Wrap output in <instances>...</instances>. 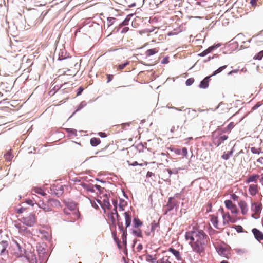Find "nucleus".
I'll return each instance as SVG.
<instances>
[{
	"label": "nucleus",
	"instance_id": "f257e3e1",
	"mask_svg": "<svg viewBox=\"0 0 263 263\" xmlns=\"http://www.w3.org/2000/svg\"><path fill=\"white\" fill-rule=\"evenodd\" d=\"M185 238L189 241L194 252L200 255L204 253L209 238L202 230L197 226H194L191 230L186 232Z\"/></svg>",
	"mask_w": 263,
	"mask_h": 263
},
{
	"label": "nucleus",
	"instance_id": "f03ea898",
	"mask_svg": "<svg viewBox=\"0 0 263 263\" xmlns=\"http://www.w3.org/2000/svg\"><path fill=\"white\" fill-rule=\"evenodd\" d=\"M259 35H254L249 40H246V37L242 34H238L231 40V49L233 50H241L249 47V44L251 40L256 41V38Z\"/></svg>",
	"mask_w": 263,
	"mask_h": 263
},
{
	"label": "nucleus",
	"instance_id": "7ed1b4c3",
	"mask_svg": "<svg viewBox=\"0 0 263 263\" xmlns=\"http://www.w3.org/2000/svg\"><path fill=\"white\" fill-rule=\"evenodd\" d=\"M10 252L16 257H22L25 253V250L16 241H13L10 248Z\"/></svg>",
	"mask_w": 263,
	"mask_h": 263
},
{
	"label": "nucleus",
	"instance_id": "20e7f679",
	"mask_svg": "<svg viewBox=\"0 0 263 263\" xmlns=\"http://www.w3.org/2000/svg\"><path fill=\"white\" fill-rule=\"evenodd\" d=\"M14 226L18 232L23 235H30L31 234L30 231L25 226L21 219H18L17 220L15 221L14 222Z\"/></svg>",
	"mask_w": 263,
	"mask_h": 263
},
{
	"label": "nucleus",
	"instance_id": "39448f33",
	"mask_svg": "<svg viewBox=\"0 0 263 263\" xmlns=\"http://www.w3.org/2000/svg\"><path fill=\"white\" fill-rule=\"evenodd\" d=\"M262 209V204L261 203L254 202L251 204V211L253 212L252 217L255 219L259 217Z\"/></svg>",
	"mask_w": 263,
	"mask_h": 263
},
{
	"label": "nucleus",
	"instance_id": "423d86ee",
	"mask_svg": "<svg viewBox=\"0 0 263 263\" xmlns=\"http://www.w3.org/2000/svg\"><path fill=\"white\" fill-rule=\"evenodd\" d=\"M23 223L28 227L33 226L36 221V217L35 215L33 213H30L27 217H24L21 218Z\"/></svg>",
	"mask_w": 263,
	"mask_h": 263
},
{
	"label": "nucleus",
	"instance_id": "0eeeda50",
	"mask_svg": "<svg viewBox=\"0 0 263 263\" xmlns=\"http://www.w3.org/2000/svg\"><path fill=\"white\" fill-rule=\"evenodd\" d=\"M216 250L220 255L229 258V255H230V250L229 248L223 246H219L216 248Z\"/></svg>",
	"mask_w": 263,
	"mask_h": 263
},
{
	"label": "nucleus",
	"instance_id": "6e6552de",
	"mask_svg": "<svg viewBox=\"0 0 263 263\" xmlns=\"http://www.w3.org/2000/svg\"><path fill=\"white\" fill-rule=\"evenodd\" d=\"M115 205V208L114 210L108 214V217L109 220H111L112 223H115L116 220L119 221V215L117 210V201L114 202V203Z\"/></svg>",
	"mask_w": 263,
	"mask_h": 263
},
{
	"label": "nucleus",
	"instance_id": "1a4fd4ad",
	"mask_svg": "<svg viewBox=\"0 0 263 263\" xmlns=\"http://www.w3.org/2000/svg\"><path fill=\"white\" fill-rule=\"evenodd\" d=\"M259 186L257 184H251L249 185V194L252 196H255L259 192Z\"/></svg>",
	"mask_w": 263,
	"mask_h": 263
},
{
	"label": "nucleus",
	"instance_id": "9d476101",
	"mask_svg": "<svg viewBox=\"0 0 263 263\" xmlns=\"http://www.w3.org/2000/svg\"><path fill=\"white\" fill-rule=\"evenodd\" d=\"M97 202L100 204L101 207L103 209L104 213H106V210L109 209L110 206L109 199L107 196H106L103 199V201L100 200H97Z\"/></svg>",
	"mask_w": 263,
	"mask_h": 263
},
{
	"label": "nucleus",
	"instance_id": "9b49d317",
	"mask_svg": "<svg viewBox=\"0 0 263 263\" xmlns=\"http://www.w3.org/2000/svg\"><path fill=\"white\" fill-rule=\"evenodd\" d=\"M259 177L260 175L258 174H253L251 175H249L247 177L245 182L247 184H249L251 182H254L255 184H256L257 180L259 178Z\"/></svg>",
	"mask_w": 263,
	"mask_h": 263
},
{
	"label": "nucleus",
	"instance_id": "f8f14e48",
	"mask_svg": "<svg viewBox=\"0 0 263 263\" xmlns=\"http://www.w3.org/2000/svg\"><path fill=\"white\" fill-rule=\"evenodd\" d=\"M37 205L45 212L51 211V208L49 207L48 200L46 202L40 201L38 202Z\"/></svg>",
	"mask_w": 263,
	"mask_h": 263
},
{
	"label": "nucleus",
	"instance_id": "ddd939ff",
	"mask_svg": "<svg viewBox=\"0 0 263 263\" xmlns=\"http://www.w3.org/2000/svg\"><path fill=\"white\" fill-rule=\"evenodd\" d=\"M126 227L128 228L130 226L132 222V215L130 211L125 212L124 213Z\"/></svg>",
	"mask_w": 263,
	"mask_h": 263
},
{
	"label": "nucleus",
	"instance_id": "4468645a",
	"mask_svg": "<svg viewBox=\"0 0 263 263\" xmlns=\"http://www.w3.org/2000/svg\"><path fill=\"white\" fill-rule=\"evenodd\" d=\"M252 232L257 240L260 241L263 240V233L261 231L256 228H254L252 229Z\"/></svg>",
	"mask_w": 263,
	"mask_h": 263
},
{
	"label": "nucleus",
	"instance_id": "2eb2a0df",
	"mask_svg": "<svg viewBox=\"0 0 263 263\" xmlns=\"http://www.w3.org/2000/svg\"><path fill=\"white\" fill-rule=\"evenodd\" d=\"M49 207L51 208L52 211L53 208H58L61 206V203L60 201L57 199H49L48 200Z\"/></svg>",
	"mask_w": 263,
	"mask_h": 263
},
{
	"label": "nucleus",
	"instance_id": "dca6fc26",
	"mask_svg": "<svg viewBox=\"0 0 263 263\" xmlns=\"http://www.w3.org/2000/svg\"><path fill=\"white\" fill-rule=\"evenodd\" d=\"M212 76L205 77L200 83L199 87L200 88H206L209 86L210 78Z\"/></svg>",
	"mask_w": 263,
	"mask_h": 263
},
{
	"label": "nucleus",
	"instance_id": "f3484780",
	"mask_svg": "<svg viewBox=\"0 0 263 263\" xmlns=\"http://www.w3.org/2000/svg\"><path fill=\"white\" fill-rule=\"evenodd\" d=\"M230 221V215L228 212L226 214H223L222 215V223L224 226L228 227L229 222Z\"/></svg>",
	"mask_w": 263,
	"mask_h": 263
},
{
	"label": "nucleus",
	"instance_id": "a211bd4d",
	"mask_svg": "<svg viewBox=\"0 0 263 263\" xmlns=\"http://www.w3.org/2000/svg\"><path fill=\"white\" fill-rule=\"evenodd\" d=\"M168 251L171 252L175 256L178 260H181L182 259L180 253L179 251L176 250L172 247L169 248Z\"/></svg>",
	"mask_w": 263,
	"mask_h": 263
},
{
	"label": "nucleus",
	"instance_id": "6ab92c4d",
	"mask_svg": "<svg viewBox=\"0 0 263 263\" xmlns=\"http://www.w3.org/2000/svg\"><path fill=\"white\" fill-rule=\"evenodd\" d=\"M8 244L7 241H2L0 242V255H2L5 251Z\"/></svg>",
	"mask_w": 263,
	"mask_h": 263
},
{
	"label": "nucleus",
	"instance_id": "aec40b11",
	"mask_svg": "<svg viewBox=\"0 0 263 263\" xmlns=\"http://www.w3.org/2000/svg\"><path fill=\"white\" fill-rule=\"evenodd\" d=\"M211 221L213 225L217 229H222L218 224V218L214 215H212L211 217Z\"/></svg>",
	"mask_w": 263,
	"mask_h": 263
},
{
	"label": "nucleus",
	"instance_id": "412c9836",
	"mask_svg": "<svg viewBox=\"0 0 263 263\" xmlns=\"http://www.w3.org/2000/svg\"><path fill=\"white\" fill-rule=\"evenodd\" d=\"M157 263H171L170 256L167 255L164 256L162 258L158 260Z\"/></svg>",
	"mask_w": 263,
	"mask_h": 263
},
{
	"label": "nucleus",
	"instance_id": "4be33fe9",
	"mask_svg": "<svg viewBox=\"0 0 263 263\" xmlns=\"http://www.w3.org/2000/svg\"><path fill=\"white\" fill-rule=\"evenodd\" d=\"M133 222L134 227L135 228H137L143 224V222L138 218H134Z\"/></svg>",
	"mask_w": 263,
	"mask_h": 263
},
{
	"label": "nucleus",
	"instance_id": "5701e85b",
	"mask_svg": "<svg viewBox=\"0 0 263 263\" xmlns=\"http://www.w3.org/2000/svg\"><path fill=\"white\" fill-rule=\"evenodd\" d=\"M158 51L159 49L157 48L148 49L146 52V55L147 56H151L155 53H157L158 52Z\"/></svg>",
	"mask_w": 263,
	"mask_h": 263
},
{
	"label": "nucleus",
	"instance_id": "b1692460",
	"mask_svg": "<svg viewBox=\"0 0 263 263\" xmlns=\"http://www.w3.org/2000/svg\"><path fill=\"white\" fill-rule=\"evenodd\" d=\"M101 141L99 138H92L90 139V144L93 146H96L100 144Z\"/></svg>",
	"mask_w": 263,
	"mask_h": 263
},
{
	"label": "nucleus",
	"instance_id": "393cba45",
	"mask_svg": "<svg viewBox=\"0 0 263 263\" xmlns=\"http://www.w3.org/2000/svg\"><path fill=\"white\" fill-rule=\"evenodd\" d=\"M132 233L135 236L137 237L140 238H142L143 237L142 231L140 229L133 230Z\"/></svg>",
	"mask_w": 263,
	"mask_h": 263
},
{
	"label": "nucleus",
	"instance_id": "a878e982",
	"mask_svg": "<svg viewBox=\"0 0 263 263\" xmlns=\"http://www.w3.org/2000/svg\"><path fill=\"white\" fill-rule=\"evenodd\" d=\"M32 191L34 192L35 193H37L42 196H45L46 195V193L40 187H34L32 189Z\"/></svg>",
	"mask_w": 263,
	"mask_h": 263
},
{
	"label": "nucleus",
	"instance_id": "bb28decb",
	"mask_svg": "<svg viewBox=\"0 0 263 263\" xmlns=\"http://www.w3.org/2000/svg\"><path fill=\"white\" fill-rule=\"evenodd\" d=\"M64 202L65 203V205L70 210H73L76 208V205L73 202H66L64 201Z\"/></svg>",
	"mask_w": 263,
	"mask_h": 263
},
{
	"label": "nucleus",
	"instance_id": "cd10ccee",
	"mask_svg": "<svg viewBox=\"0 0 263 263\" xmlns=\"http://www.w3.org/2000/svg\"><path fill=\"white\" fill-rule=\"evenodd\" d=\"M13 157V156L10 152H8L4 155L5 159L8 161H10Z\"/></svg>",
	"mask_w": 263,
	"mask_h": 263
},
{
	"label": "nucleus",
	"instance_id": "c85d7f7f",
	"mask_svg": "<svg viewBox=\"0 0 263 263\" xmlns=\"http://www.w3.org/2000/svg\"><path fill=\"white\" fill-rule=\"evenodd\" d=\"M146 260L147 261L151 262L152 263H154L156 260V257H153L151 255H147L146 257Z\"/></svg>",
	"mask_w": 263,
	"mask_h": 263
},
{
	"label": "nucleus",
	"instance_id": "c756f323",
	"mask_svg": "<svg viewBox=\"0 0 263 263\" xmlns=\"http://www.w3.org/2000/svg\"><path fill=\"white\" fill-rule=\"evenodd\" d=\"M118 225L120 232L122 233V234H124V232L127 233V228L126 227L125 229H124L122 222H118Z\"/></svg>",
	"mask_w": 263,
	"mask_h": 263
},
{
	"label": "nucleus",
	"instance_id": "7c9ffc66",
	"mask_svg": "<svg viewBox=\"0 0 263 263\" xmlns=\"http://www.w3.org/2000/svg\"><path fill=\"white\" fill-rule=\"evenodd\" d=\"M213 48L214 47H209L208 49L203 51L202 53H201L200 55L202 57L206 55L208 53H210L213 49Z\"/></svg>",
	"mask_w": 263,
	"mask_h": 263
},
{
	"label": "nucleus",
	"instance_id": "2f4dec72",
	"mask_svg": "<svg viewBox=\"0 0 263 263\" xmlns=\"http://www.w3.org/2000/svg\"><path fill=\"white\" fill-rule=\"evenodd\" d=\"M231 228H234L237 231V232L238 233L243 232V228L241 226L234 225V226H232Z\"/></svg>",
	"mask_w": 263,
	"mask_h": 263
},
{
	"label": "nucleus",
	"instance_id": "473e14b6",
	"mask_svg": "<svg viewBox=\"0 0 263 263\" xmlns=\"http://www.w3.org/2000/svg\"><path fill=\"white\" fill-rule=\"evenodd\" d=\"M226 67H227V66H221V67H219L218 69H217L216 70H215L213 74L212 75H211V76H214V75H216V74L220 73L223 69H224Z\"/></svg>",
	"mask_w": 263,
	"mask_h": 263
},
{
	"label": "nucleus",
	"instance_id": "72a5a7b5",
	"mask_svg": "<svg viewBox=\"0 0 263 263\" xmlns=\"http://www.w3.org/2000/svg\"><path fill=\"white\" fill-rule=\"evenodd\" d=\"M262 57H263V50L260 51L256 55H255L254 57V59L260 60L262 59Z\"/></svg>",
	"mask_w": 263,
	"mask_h": 263
},
{
	"label": "nucleus",
	"instance_id": "f704fd0d",
	"mask_svg": "<svg viewBox=\"0 0 263 263\" xmlns=\"http://www.w3.org/2000/svg\"><path fill=\"white\" fill-rule=\"evenodd\" d=\"M95 189L96 190L100 191L101 189V187L99 185H94L91 187H90L89 189H88V191L93 192L95 191Z\"/></svg>",
	"mask_w": 263,
	"mask_h": 263
},
{
	"label": "nucleus",
	"instance_id": "c9c22d12",
	"mask_svg": "<svg viewBox=\"0 0 263 263\" xmlns=\"http://www.w3.org/2000/svg\"><path fill=\"white\" fill-rule=\"evenodd\" d=\"M194 79L193 78H191L188 79L186 81L185 83L187 86H190L194 83Z\"/></svg>",
	"mask_w": 263,
	"mask_h": 263
},
{
	"label": "nucleus",
	"instance_id": "e433bc0d",
	"mask_svg": "<svg viewBox=\"0 0 263 263\" xmlns=\"http://www.w3.org/2000/svg\"><path fill=\"white\" fill-rule=\"evenodd\" d=\"M126 204V203L124 202V200L121 201L119 204V210L123 211L124 210V207Z\"/></svg>",
	"mask_w": 263,
	"mask_h": 263
},
{
	"label": "nucleus",
	"instance_id": "4c0bfd02",
	"mask_svg": "<svg viewBox=\"0 0 263 263\" xmlns=\"http://www.w3.org/2000/svg\"><path fill=\"white\" fill-rule=\"evenodd\" d=\"M127 237V233H125V232H124V234H122V241H123V243L125 245H126V238Z\"/></svg>",
	"mask_w": 263,
	"mask_h": 263
},
{
	"label": "nucleus",
	"instance_id": "58836bf2",
	"mask_svg": "<svg viewBox=\"0 0 263 263\" xmlns=\"http://www.w3.org/2000/svg\"><path fill=\"white\" fill-rule=\"evenodd\" d=\"M128 62L125 63L124 64H120L118 65V69L119 70L123 69L127 65Z\"/></svg>",
	"mask_w": 263,
	"mask_h": 263
},
{
	"label": "nucleus",
	"instance_id": "ea45409f",
	"mask_svg": "<svg viewBox=\"0 0 263 263\" xmlns=\"http://www.w3.org/2000/svg\"><path fill=\"white\" fill-rule=\"evenodd\" d=\"M67 131L68 133H70V134H72V135H73L74 136H76V135H77V130L76 129H74L68 128V129H67Z\"/></svg>",
	"mask_w": 263,
	"mask_h": 263
},
{
	"label": "nucleus",
	"instance_id": "a19ab883",
	"mask_svg": "<svg viewBox=\"0 0 263 263\" xmlns=\"http://www.w3.org/2000/svg\"><path fill=\"white\" fill-rule=\"evenodd\" d=\"M241 105V101L239 100H236L234 105L235 108H237L239 106H240Z\"/></svg>",
	"mask_w": 263,
	"mask_h": 263
},
{
	"label": "nucleus",
	"instance_id": "79ce46f5",
	"mask_svg": "<svg viewBox=\"0 0 263 263\" xmlns=\"http://www.w3.org/2000/svg\"><path fill=\"white\" fill-rule=\"evenodd\" d=\"M237 212V209L236 206L231 203V213H236Z\"/></svg>",
	"mask_w": 263,
	"mask_h": 263
},
{
	"label": "nucleus",
	"instance_id": "37998d69",
	"mask_svg": "<svg viewBox=\"0 0 263 263\" xmlns=\"http://www.w3.org/2000/svg\"><path fill=\"white\" fill-rule=\"evenodd\" d=\"M230 153L229 152H228L227 153H224L222 156V158L225 160H227L229 158Z\"/></svg>",
	"mask_w": 263,
	"mask_h": 263
},
{
	"label": "nucleus",
	"instance_id": "c03bdc74",
	"mask_svg": "<svg viewBox=\"0 0 263 263\" xmlns=\"http://www.w3.org/2000/svg\"><path fill=\"white\" fill-rule=\"evenodd\" d=\"M182 155L184 157H187V149L186 147H183L182 150Z\"/></svg>",
	"mask_w": 263,
	"mask_h": 263
},
{
	"label": "nucleus",
	"instance_id": "a18cd8bd",
	"mask_svg": "<svg viewBox=\"0 0 263 263\" xmlns=\"http://www.w3.org/2000/svg\"><path fill=\"white\" fill-rule=\"evenodd\" d=\"M231 198L234 201H238L239 197L234 194H231Z\"/></svg>",
	"mask_w": 263,
	"mask_h": 263
},
{
	"label": "nucleus",
	"instance_id": "49530a36",
	"mask_svg": "<svg viewBox=\"0 0 263 263\" xmlns=\"http://www.w3.org/2000/svg\"><path fill=\"white\" fill-rule=\"evenodd\" d=\"M114 239L115 241V242H116V243L117 244L118 247L120 248L121 247L120 245V241L119 239H118V238L117 237H114Z\"/></svg>",
	"mask_w": 263,
	"mask_h": 263
},
{
	"label": "nucleus",
	"instance_id": "de8ad7c7",
	"mask_svg": "<svg viewBox=\"0 0 263 263\" xmlns=\"http://www.w3.org/2000/svg\"><path fill=\"white\" fill-rule=\"evenodd\" d=\"M84 90V88L82 87H80L78 89L77 96H79L81 94L82 91Z\"/></svg>",
	"mask_w": 263,
	"mask_h": 263
},
{
	"label": "nucleus",
	"instance_id": "09e8293b",
	"mask_svg": "<svg viewBox=\"0 0 263 263\" xmlns=\"http://www.w3.org/2000/svg\"><path fill=\"white\" fill-rule=\"evenodd\" d=\"M258 0H251L250 4L253 7H255L257 5V2Z\"/></svg>",
	"mask_w": 263,
	"mask_h": 263
},
{
	"label": "nucleus",
	"instance_id": "8fccbe9b",
	"mask_svg": "<svg viewBox=\"0 0 263 263\" xmlns=\"http://www.w3.org/2000/svg\"><path fill=\"white\" fill-rule=\"evenodd\" d=\"M225 204L226 207L228 209H230V200H227L225 201Z\"/></svg>",
	"mask_w": 263,
	"mask_h": 263
},
{
	"label": "nucleus",
	"instance_id": "3c124183",
	"mask_svg": "<svg viewBox=\"0 0 263 263\" xmlns=\"http://www.w3.org/2000/svg\"><path fill=\"white\" fill-rule=\"evenodd\" d=\"M137 251L138 252H140L143 249V246L142 244H139L137 247Z\"/></svg>",
	"mask_w": 263,
	"mask_h": 263
},
{
	"label": "nucleus",
	"instance_id": "603ef678",
	"mask_svg": "<svg viewBox=\"0 0 263 263\" xmlns=\"http://www.w3.org/2000/svg\"><path fill=\"white\" fill-rule=\"evenodd\" d=\"M222 18L223 24H226L228 25L229 24L228 20H225V15H222Z\"/></svg>",
	"mask_w": 263,
	"mask_h": 263
},
{
	"label": "nucleus",
	"instance_id": "864d4df0",
	"mask_svg": "<svg viewBox=\"0 0 263 263\" xmlns=\"http://www.w3.org/2000/svg\"><path fill=\"white\" fill-rule=\"evenodd\" d=\"M26 202L28 204H29V205H32V206H33V205H34V203L33 202V201L32 200H31V199H27V200H26Z\"/></svg>",
	"mask_w": 263,
	"mask_h": 263
},
{
	"label": "nucleus",
	"instance_id": "5fc2aeb1",
	"mask_svg": "<svg viewBox=\"0 0 263 263\" xmlns=\"http://www.w3.org/2000/svg\"><path fill=\"white\" fill-rule=\"evenodd\" d=\"M167 171L168 173H169L170 175H171L173 173H175V174L178 173L177 170H175L174 172H172V171L171 170L167 169Z\"/></svg>",
	"mask_w": 263,
	"mask_h": 263
},
{
	"label": "nucleus",
	"instance_id": "6e6d98bb",
	"mask_svg": "<svg viewBox=\"0 0 263 263\" xmlns=\"http://www.w3.org/2000/svg\"><path fill=\"white\" fill-rule=\"evenodd\" d=\"M158 226V224L155 222H153L152 223V231H154L156 227Z\"/></svg>",
	"mask_w": 263,
	"mask_h": 263
},
{
	"label": "nucleus",
	"instance_id": "4d7b16f0",
	"mask_svg": "<svg viewBox=\"0 0 263 263\" xmlns=\"http://www.w3.org/2000/svg\"><path fill=\"white\" fill-rule=\"evenodd\" d=\"M154 174L151 172H149L148 171L147 173V174H146V177H151L152 176H154Z\"/></svg>",
	"mask_w": 263,
	"mask_h": 263
},
{
	"label": "nucleus",
	"instance_id": "13d9d810",
	"mask_svg": "<svg viewBox=\"0 0 263 263\" xmlns=\"http://www.w3.org/2000/svg\"><path fill=\"white\" fill-rule=\"evenodd\" d=\"M25 209L23 208H21L17 210V212L18 213H22L25 211Z\"/></svg>",
	"mask_w": 263,
	"mask_h": 263
},
{
	"label": "nucleus",
	"instance_id": "bf43d9fd",
	"mask_svg": "<svg viewBox=\"0 0 263 263\" xmlns=\"http://www.w3.org/2000/svg\"><path fill=\"white\" fill-rule=\"evenodd\" d=\"M113 78L112 75H107V82H109Z\"/></svg>",
	"mask_w": 263,
	"mask_h": 263
},
{
	"label": "nucleus",
	"instance_id": "052dcab7",
	"mask_svg": "<svg viewBox=\"0 0 263 263\" xmlns=\"http://www.w3.org/2000/svg\"><path fill=\"white\" fill-rule=\"evenodd\" d=\"M260 183L263 185V174H262L260 175V177L259 178Z\"/></svg>",
	"mask_w": 263,
	"mask_h": 263
},
{
	"label": "nucleus",
	"instance_id": "680f3d73",
	"mask_svg": "<svg viewBox=\"0 0 263 263\" xmlns=\"http://www.w3.org/2000/svg\"><path fill=\"white\" fill-rule=\"evenodd\" d=\"M92 206L95 208V209H99V206L95 202H91Z\"/></svg>",
	"mask_w": 263,
	"mask_h": 263
},
{
	"label": "nucleus",
	"instance_id": "e2e57ef3",
	"mask_svg": "<svg viewBox=\"0 0 263 263\" xmlns=\"http://www.w3.org/2000/svg\"><path fill=\"white\" fill-rule=\"evenodd\" d=\"M99 134L101 137H105L106 136V135L105 133L100 132L99 133Z\"/></svg>",
	"mask_w": 263,
	"mask_h": 263
},
{
	"label": "nucleus",
	"instance_id": "0e129e2a",
	"mask_svg": "<svg viewBox=\"0 0 263 263\" xmlns=\"http://www.w3.org/2000/svg\"><path fill=\"white\" fill-rule=\"evenodd\" d=\"M228 138V137L226 135H224V136H222L221 137V138L222 140H223V141L227 139Z\"/></svg>",
	"mask_w": 263,
	"mask_h": 263
},
{
	"label": "nucleus",
	"instance_id": "69168bd1",
	"mask_svg": "<svg viewBox=\"0 0 263 263\" xmlns=\"http://www.w3.org/2000/svg\"><path fill=\"white\" fill-rule=\"evenodd\" d=\"M263 161V157H261L260 158H259V159H257V162H260V163H262V161Z\"/></svg>",
	"mask_w": 263,
	"mask_h": 263
},
{
	"label": "nucleus",
	"instance_id": "338daca9",
	"mask_svg": "<svg viewBox=\"0 0 263 263\" xmlns=\"http://www.w3.org/2000/svg\"><path fill=\"white\" fill-rule=\"evenodd\" d=\"M167 207H168V208H167V210H169V211H170V210H171L173 208V206H170V205H169V204H167Z\"/></svg>",
	"mask_w": 263,
	"mask_h": 263
},
{
	"label": "nucleus",
	"instance_id": "774afa93",
	"mask_svg": "<svg viewBox=\"0 0 263 263\" xmlns=\"http://www.w3.org/2000/svg\"><path fill=\"white\" fill-rule=\"evenodd\" d=\"M64 212L66 214H68V212L67 211V210L66 209H64Z\"/></svg>",
	"mask_w": 263,
	"mask_h": 263
}]
</instances>
